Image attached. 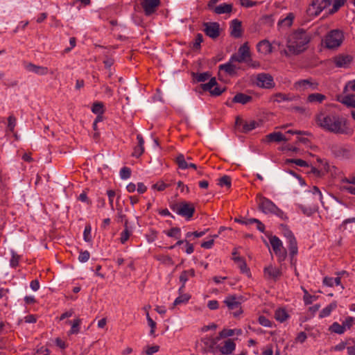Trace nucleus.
Returning <instances> with one entry per match:
<instances>
[{
	"label": "nucleus",
	"mask_w": 355,
	"mask_h": 355,
	"mask_svg": "<svg viewBox=\"0 0 355 355\" xmlns=\"http://www.w3.org/2000/svg\"><path fill=\"white\" fill-rule=\"evenodd\" d=\"M315 122L322 129L334 134L351 135L353 132L347 125V121L336 114L320 112L315 116Z\"/></svg>",
	"instance_id": "nucleus-1"
},
{
	"label": "nucleus",
	"mask_w": 355,
	"mask_h": 355,
	"mask_svg": "<svg viewBox=\"0 0 355 355\" xmlns=\"http://www.w3.org/2000/svg\"><path fill=\"white\" fill-rule=\"evenodd\" d=\"M310 40V35L305 30L299 28L288 35L287 49H284L283 52L288 57L291 55H299L307 49Z\"/></svg>",
	"instance_id": "nucleus-2"
},
{
	"label": "nucleus",
	"mask_w": 355,
	"mask_h": 355,
	"mask_svg": "<svg viewBox=\"0 0 355 355\" xmlns=\"http://www.w3.org/2000/svg\"><path fill=\"white\" fill-rule=\"evenodd\" d=\"M170 208L177 214L185 218L187 220H189L193 216L196 208L193 203L188 201H180L170 205Z\"/></svg>",
	"instance_id": "nucleus-3"
},
{
	"label": "nucleus",
	"mask_w": 355,
	"mask_h": 355,
	"mask_svg": "<svg viewBox=\"0 0 355 355\" xmlns=\"http://www.w3.org/2000/svg\"><path fill=\"white\" fill-rule=\"evenodd\" d=\"M259 208L264 214H275L282 219H286V214L279 209L270 200L261 196L260 202L259 204Z\"/></svg>",
	"instance_id": "nucleus-4"
},
{
	"label": "nucleus",
	"mask_w": 355,
	"mask_h": 355,
	"mask_svg": "<svg viewBox=\"0 0 355 355\" xmlns=\"http://www.w3.org/2000/svg\"><path fill=\"white\" fill-rule=\"evenodd\" d=\"M344 40L342 31L335 29L329 31L325 37L326 47L329 49L338 48L341 45Z\"/></svg>",
	"instance_id": "nucleus-5"
},
{
	"label": "nucleus",
	"mask_w": 355,
	"mask_h": 355,
	"mask_svg": "<svg viewBox=\"0 0 355 355\" xmlns=\"http://www.w3.org/2000/svg\"><path fill=\"white\" fill-rule=\"evenodd\" d=\"M269 241L275 254L278 257V261L279 262L284 261L287 252L281 240L277 236H271L269 237Z\"/></svg>",
	"instance_id": "nucleus-6"
},
{
	"label": "nucleus",
	"mask_w": 355,
	"mask_h": 355,
	"mask_svg": "<svg viewBox=\"0 0 355 355\" xmlns=\"http://www.w3.org/2000/svg\"><path fill=\"white\" fill-rule=\"evenodd\" d=\"M201 88L205 92H209L213 96H218L225 91V87L220 88L218 86L216 78H211L207 83L201 84Z\"/></svg>",
	"instance_id": "nucleus-7"
},
{
	"label": "nucleus",
	"mask_w": 355,
	"mask_h": 355,
	"mask_svg": "<svg viewBox=\"0 0 355 355\" xmlns=\"http://www.w3.org/2000/svg\"><path fill=\"white\" fill-rule=\"evenodd\" d=\"M332 155L339 159H349L351 157V150L345 146L335 144L330 146Z\"/></svg>",
	"instance_id": "nucleus-8"
},
{
	"label": "nucleus",
	"mask_w": 355,
	"mask_h": 355,
	"mask_svg": "<svg viewBox=\"0 0 355 355\" xmlns=\"http://www.w3.org/2000/svg\"><path fill=\"white\" fill-rule=\"evenodd\" d=\"M229 310L235 311L233 312L234 316L236 317L242 313L241 302L238 300V297L233 295L227 296L224 300Z\"/></svg>",
	"instance_id": "nucleus-9"
},
{
	"label": "nucleus",
	"mask_w": 355,
	"mask_h": 355,
	"mask_svg": "<svg viewBox=\"0 0 355 355\" xmlns=\"http://www.w3.org/2000/svg\"><path fill=\"white\" fill-rule=\"evenodd\" d=\"M284 234V236L287 238L288 241L289 243L288 248L290 250L291 262V264H293L294 261H295V260L294 259V257L298 252L297 241L291 230L286 229Z\"/></svg>",
	"instance_id": "nucleus-10"
},
{
	"label": "nucleus",
	"mask_w": 355,
	"mask_h": 355,
	"mask_svg": "<svg viewBox=\"0 0 355 355\" xmlns=\"http://www.w3.org/2000/svg\"><path fill=\"white\" fill-rule=\"evenodd\" d=\"M204 32L211 39H216L220 33V24L218 22H204Z\"/></svg>",
	"instance_id": "nucleus-11"
},
{
	"label": "nucleus",
	"mask_w": 355,
	"mask_h": 355,
	"mask_svg": "<svg viewBox=\"0 0 355 355\" xmlns=\"http://www.w3.org/2000/svg\"><path fill=\"white\" fill-rule=\"evenodd\" d=\"M257 85L260 87L271 89L275 87L273 77L268 73H259L257 77Z\"/></svg>",
	"instance_id": "nucleus-12"
},
{
	"label": "nucleus",
	"mask_w": 355,
	"mask_h": 355,
	"mask_svg": "<svg viewBox=\"0 0 355 355\" xmlns=\"http://www.w3.org/2000/svg\"><path fill=\"white\" fill-rule=\"evenodd\" d=\"M263 275L267 280L277 282L282 276V272L280 268L270 265L264 268Z\"/></svg>",
	"instance_id": "nucleus-13"
},
{
	"label": "nucleus",
	"mask_w": 355,
	"mask_h": 355,
	"mask_svg": "<svg viewBox=\"0 0 355 355\" xmlns=\"http://www.w3.org/2000/svg\"><path fill=\"white\" fill-rule=\"evenodd\" d=\"M295 87L296 89L300 91H305L308 89H310L311 90H317L318 83L315 81H313L312 78L304 79L297 81L295 83Z\"/></svg>",
	"instance_id": "nucleus-14"
},
{
	"label": "nucleus",
	"mask_w": 355,
	"mask_h": 355,
	"mask_svg": "<svg viewBox=\"0 0 355 355\" xmlns=\"http://www.w3.org/2000/svg\"><path fill=\"white\" fill-rule=\"evenodd\" d=\"M159 3L160 0H143L141 4L144 10L145 15L146 16H150L156 11Z\"/></svg>",
	"instance_id": "nucleus-15"
},
{
	"label": "nucleus",
	"mask_w": 355,
	"mask_h": 355,
	"mask_svg": "<svg viewBox=\"0 0 355 355\" xmlns=\"http://www.w3.org/2000/svg\"><path fill=\"white\" fill-rule=\"evenodd\" d=\"M230 35L234 38H240L242 36V23L240 20L234 19L230 24Z\"/></svg>",
	"instance_id": "nucleus-16"
},
{
	"label": "nucleus",
	"mask_w": 355,
	"mask_h": 355,
	"mask_svg": "<svg viewBox=\"0 0 355 355\" xmlns=\"http://www.w3.org/2000/svg\"><path fill=\"white\" fill-rule=\"evenodd\" d=\"M201 342L204 344L205 347L202 349L203 353L211 352L215 354L218 346H215V342L211 338L205 337L201 339Z\"/></svg>",
	"instance_id": "nucleus-17"
},
{
	"label": "nucleus",
	"mask_w": 355,
	"mask_h": 355,
	"mask_svg": "<svg viewBox=\"0 0 355 355\" xmlns=\"http://www.w3.org/2000/svg\"><path fill=\"white\" fill-rule=\"evenodd\" d=\"M352 61V58L349 55H338L334 58V62L337 67L346 68Z\"/></svg>",
	"instance_id": "nucleus-18"
},
{
	"label": "nucleus",
	"mask_w": 355,
	"mask_h": 355,
	"mask_svg": "<svg viewBox=\"0 0 355 355\" xmlns=\"http://www.w3.org/2000/svg\"><path fill=\"white\" fill-rule=\"evenodd\" d=\"M25 68L31 72H33L36 74L44 76L47 74L49 70L48 68L46 67H42V66H37L33 63H27L25 65Z\"/></svg>",
	"instance_id": "nucleus-19"
},
{
	"label": "nucleus",
	"mask_w": 355,
	"mask_h": 355,
	"mask_svg": "<svg viewBox=\"0 0 355 355\" xmlns=\"http://www.w3.org/2000/svg\"><path fill=\"white\" fill-rule=\"evenodd\" d=\"M236 345L232 339H227L225 341L223 346H218V350L223 354H230L235 349Z\"/></svg>",
	"instance_id": "nucleus-20"
},
{
	"label": "nucleus",
	"mask_w": 355,
	"mask_h": 355,
	"mask_svg": "<svg viewBox=\"0 0 355 355\" xmlns=\"http://www.w3.org/2000/svg\"><path fill=\"white\" fill-rule=\"evenodd\" d=\"M252 101V96L244 93H237L232 98V103L245 105Z\"/></svg>",
	"instance_id": "nucleus-21"
},
{
	"label": "nucleus",
	"mask_w": 355,
	"mask_h": 355,
	"mask_svg": "<svg viewBox=\"0 0 355 355\" xmlns=\"http://www.w3.org/2000/svg\"><path fill=\"white\" fill-rule=\"evenodd\" d=\"M176 164L181 169H186L189 167L196 169L197 166L195 164H187L186 158L183 154H179L175 159Z\"/></svg>",
	"instance_id": "nucleus-22"
},
{
	"label": "nucleus",
	"mask_w": 355,
	"mask_h": 355,
	"mask_svg": "<svg viewBox=\"0 0 355 355\" xmlns=\"http://www.w3.org/2000/svg\"><path fill=\"white\" fill-rule=\"evenodd\" d=\"M266 141L268 142H281V141H286L288 139L281 132H274L270 134H268L266 136Z\"/></svg>",
	"instance_id": "nucleus-23"
},
{
	"label": "nucleus",
	"mask_w": 355,
	"mask_h": 355,
	"mask_svg": "<svg viewBox=\"0 0 355 355\" xmlns=\"http://www.w3.org/2000/svg\"><path fill=\"white\" fill-rule=\"evenodd\" d=\"M233 5L232 3L220 4L214 8V12L217 15H221L225 13H230L232 11Z\"/></svg>",
	"instance_id": "nucleus-24"
},
{
	"label": "nucleus",
	"mask_w": 355,
	"mask_h": 355,
	"mask_svg": "<svg viewBox=\"0 0 355 355\" xmlns=\"http://www.w3.org/2000/svg\"><path fill=\"white\" fill-rule=\"evenodd\" d=\"M236 66L235 64H233L230 60L227 63L220 64L219 66L220 71H224L230 76L235 75L236 73Z\"/></svg>",
	"instance_id": "nucleus-25"
},
{
	"label": "nucleus",
	"mask_w": 355,
	"mask_h": 355,
	"mask_svg": "<svg viewBox=\"0 0 355 355\" xmlns=\"http://www.w3.org/2000/svg\"><path fill=\"white\" fill-rule=\"evenodd\" d=\"M257 49L259 52L263 53H270L272 52L271 44L268 40H262L257 44Z\"/></svg>",
	"instance_id": "nucleus-26"
},
{
	"label": "nucleus",
	"mask_w": 355,
	"mask_h": 355,
	"mask_svg": "<svg viewBox=\"0 0 355 355\" xmlns=\"http://www.w3.org/2000/svg\"><path fill=\"white\" fill-rule=\"evenodd\" d=\"M311 6L313 8L316 9L315 15H318L320 12H321L324 8L329 6L327 3L324 1V0H313Z\"/></svg>",
	"instance_id": "nucleus-27"
},
{
	"label": "nucleus",
	"mask_w": 355,
	"mask_h": 355,
	"mask_svg": "<svg viewBox=\"0 0 355 355\" xmlns=\"http://www.w3.org/2000/svg\"><path fill=\"white\" fill-rule=\"evenodd\" d=\"M233 260L238 263L239 267L243 273L249 274L250 269L248 268L245 261L243 258L240 257H233Z\"/></svg>",
	"instance_id": "nucleus-28"
},
{
	"label": "nucleus",
	"mask_w": 355,
	"mask_h": 355,
	"mask_svg": "<svg viewBox=\"0 0 355 355\" xmlns=\"http://www.w3.org/2000/svg\"><path fill=\"white\" fill-rule=\"evenodd\" d=\"M336 307V302H331L321 311L319 315L320 318H322L329 316L331 314V311L334 310Z\"/></svg>",
	"instance_id": "nucleus-29"
},
{
	"label": "nucleus",
	"mask_w": 355,
	"mask_h": 355,
	"mask_svg": "<svg viewBox=\"0 0 355 355\" xmlns=\"http://www.w3.org/2000/svg\"><path fill=\"white\" fill-rule=\"evenodd\" d=\"M288 318V314L284 309H278L275 313V318L281 322H284Z\"/></svg>",
	"instance_id": "nucleus-30"
},
{
	"label": "nucleus",
	"mask_w": 355,
	"mask_h": 355,
	"mask_svg": "<svg viewBox=\"0 0 355 355\" xmlns=\"http://www.w3.org/2000/svg\"><path fill=\"white\" fill-rule=\"evenodd\" d=\"M257 125L258 123L255 121H245V123H243V127L241 131L243 133H248L250 131L254 130Z\"/></svg>",
	"instance_id": "nucleus-31"
},
{
	"label": "nucleus",
	"mask_w": 355,
	"mask_h": 355,
	"mask_svg": "<svg viewBox=\"0 0 355 355\" xmlns=\"http://www.w3.org/2000/svg\"><path fill=\"white\" fill-rule=\"evenodd\" d=\"M329 331L338 334H343L345 331L343 324L334 322L329 328Z\"/></svg>",
	"instance_id": "nucleus-32"
},
{
	"label": "nucleus",
	"mask_w": 355,
	"mask_h": 355,
	"mask_svg": "<svg viewBox=\"0 0 355 355\" xmlns=\"http://www.w3.org/2000/svg\"><path fill=\"white\" fill-rule=\"evenodd\" d=\"M238 53H239L240 55H241L243 58H245L247 60L248 58H250V48L248 45V43H244L243 45H241L239 50Z\"/></svg>",
	"instance_id": "nucleus-33"
},
{
	"label": "nucleus",
	"mask_w": 355,
	"mask_h": 355,
	"mask_svg": "<svg viewBox=\"0 0 355 355\" xmlns=\"http://www.w3.org/2000/svg\"><path fill=\"white\" fill-rule=\"evenodd\" d=\"M340 102L349 107L354 108V107H355V96L347 95L343 98V99Z\"/></svg>",
	"instance_id": "nucleus-34"
},
{
	"label": "nucleus",
	"mask_w": 355,
	"mask_h": 355,
	"mask_svg": "<svg viewBox=\"0 0 355 355\" xmlns=\"http://www.w3.org/2000/svg\"><path fill=\"white\" fill-rule=\"evenodd\" d=\"M325 98L326 96L324 95L319 93H314L309 95L308 101L310 103H322Z\"/></svg>",
	"instance_id": "nucleus-35"
},
{
	"label": "nucleus",
	"mask_w": 355,
	"mask_h": 355,
	"mask_svg": "<svg viewBox=\"0 0 355 355\" xmlns=\"http://www.w3.org/2000/svg\"><path fill=\"white\" fill-rule=\"evenodd\" d=\"M294 15L292 13V12H290L287 16L286 17H285L284 19L279 21L278 22V26H287V27H290L292 24H293V21L294 19Z\"/></svg>",
	"instance_id": "nucleus-36"
},
{
	"label": "nucleus",
	"mask_w": 355,
	"mask_h": 355,
	"mask_svg": "<svg viewBox=\"0 0 355 355\" xmlns=\"http://www.w3.org/2000/svg\"><path fill=\"white\" fill-rule=\"evenodd\" d=\"M193 76L194 77L197 82L202 83L208 80L210 78L211 74L208 71L197 73H193Z\"/></svg>",
	"instance_id": "nucleus-37"
},
{
	"label": "nucleus",
	"mask_w": 355,
	"mask_h": 355,
	"mask_svg": "<svg viewBox=\"0 0 355 355\" xmlns=\"http://www.w3.org/2000/svg\"><path fill=\"white\" fill-rule=\"evenodd\" d=\"M168 236L179 239L180 236V228L175 227H172L168 231L164 232Z\"/></svg>",
	"instance_id": "nucleus-38"
},
{
	"label": "nucleus",
	"mask_w": 355,
	"mask_h": 355,
	"mask_svg": "<svg viewBox=\"0 0 355 355\" xmlns=\"http://www.w3.org/2000/svg\"><path fill=\"white\" fill-rule=\"evenodd\" d=\"M191 296L189 294H182L179 297H178L174 302H173V306H177L178 304H182V303H187Z\"/></svg>",
	"instance_id": "nucleus-39"
},
{
	"label": "nucleus",
	"mask_w": 355,
	"mask_h": 355,
	"mask_svg": "<svg viewBox=\"0 0 355 355\" xmlns=\"http://www.w3.org/2000/svg\"><path fill=\"white\" fill-rule=\"evenodd\" d=\"M92 111L95 114H103L104 112L103 104L101 102H96L93 104Z\"/></svg>",
	"instance_id": "nucleus-40"
},
{
	"label": "nucleus",
	"mask_w": 355,
	"mask_h": 355,
	"mask_svg": "<svg viewBox=\"0 0 355 355\" xmlns=\"http://www.w3.org/2000/svg\"><path fill=\"white\" fill-rule=\"evenodd\" d=\"M355 324V318L351 316H348L345 318V320L343 322V326L346 329H349L353 324Z\"/></svg>",
	"instance_id": "nucleus-41"
},
{
	"label": "nucleus",
	"mask_w": 355,
	"mask_h": 355,
	"mask_svg": "<svg viewBox=\"0 0 355 355\" xmlns=\"http://www.w3.org/2000/svg\"><path fill=\"white\" fill-rule=\"evenodd\" d=\"M218 184L220 187L226 186L228 188L231 187V178L228 175H223L218 180Z\"/></svg>",
	"instance_id": "nucleus-42"
},
{
	"label": "nucleus",
	"mask_w": 355,
	"mask_h": 355,
	"mask_svg": "<svg viewBox=\"0 0 355 355\" xmlns=\"http://www.w3.org/2000/svg\"><path fill=\"white\" fill-rule=\"evenodd\" d=\"M302 290L304 291V302L305 304H312L313 301L316 299V297L315 295H311L309 294L308 291L302 287Z\"/></svg>",
	"instance_id": "nucleus-43"
},
{
	"label": "nucleus",
	"mask_w": 355,
	"mask_h": 355,
	"mask_svg": "<svg viewBox=\"0 0 355 355\" xmlns=\"http://www.w3.org/2000/svg\"><path fill=\"white\" fill-rule=\"evenodd\" d=\"M286 163H294L299 166H308V164L306 161L301 159H287Z\"/></svg>",
	"instance_id": "nucleus-44"
},
{
	"label": "nucleus",
	"mask_w": 355,
	"mask_h": 355,
	"mask_svg": "<svg viewBox=\"0 0 355 355\" xmlns=\"http://www.w3.org/2000/svg\"><path fill=\"white\" fill-rule=\"evenodd\" d=\"M91 230L90 225H87L85 227L83 238L86 242H90L92 241Z\"/></svg>",
	"instance_id": "nucleus-45"
},
{
	"label": "nucleus",
	"mask_w": 355,
	"mask_h": 355,
	"mask_svg": "<svg viewBox=\"0 0 355 355\" xmlns=\"http://www.w3.org/2000/svg\"><path fill=\"white\" fill-rule=\"evenodd\" d=\"M80 322L81 320L80 319H76L73 320L70 330V334H78L79 332V326L80 324Z\"/></svg>",
	"instance_id": "nucleus-46"
},
{
	"label": "nucleus",
	"mask_w": 355,
	"mask_h": 355,
	"mask_svg": "<svg viewBox=\"0 0 355 355\" xmlns=\"http://www.w3.org/2000/svg\"><path fill=\"white\" fill-rule=\"evenodd\" d=\"M20 259V256L14 251L12 252V258L10 259V266L15 268L18 266Z\"/></svg>",
	"instance_id": "nucleus-47"
},
{
	"label": "nucleus",
	"mask_w": 355,
	"mask_h": 355,
	"mask_svg": "<svg viewBox=\"0 0 355 355\" xmlns=\"http://www.w3.org/2000/svg\"><path fill=\"white\" fill-rule=\"evenodd\" d=\"M203 42V35L201 33H198L195 42L193 44V49H199L200 47V44Z\"/></svg>",
	"instance_id": "nucleus-48"
},
{
	"label": "nucleus",
	"mask_w": 355,
	"mask_h": 355,
	"mask_svg": "<svg viewBox=\"0 0 355 355\" xmlns=\"http://www.w3.org/2000/svg\"><path fill=\"white\" fill-rule=\"evenodd\" d=\"M169 184H165L163 181H159L156 184H154L152 186L153 189L157 190L159 191H164L166 188L168 187Z\"/></svg>",
	"instance_id": "nucleus-49"
},
{
	"label": "nucleus",
	"mask_w": 355,
	"mask_h": 355,
	"mask_svg": "<svg viewBox=\"0 0 355 355\" xmlns=\"http://www.w3.org/2000/svg\"><path fill=\"white\" fill-rule=\"evenodd\" d=\"M311 192L313 195L316 196L317 200L320 201L322 204V205H324V202L322 200V195L319 188L316 186H314L311 190Z\"/></svg>",
	"instance_id": "nucleus-50"
},
{
	"label": "nucleus",
	"mask_w": 355,
	"mask_h": 355,
	"mask_svg": "<svg viewBox=\"0 0 355 355\" xmlns=\"http://www.w3.org/2000/svg\"><path fill=\"white\" fill-rule=\"evenodd\" d=\"M346 0H334L333 8L331 10V13L337 12L339 8L345 4Z\"/></svg>",
	"instance_id": "nucleus-51"
},
{
	"label": "nucleus",
	"mask_w": 355,
	"mask_h": 355,
	"mask_svg": "<svg viewBox=\"0 0 355 355\" xmlns=\"http://www.w3.org/2000/svg\"><path fill=\"white\" fill-rule=\"evenodd\" d=\"M131 175V170L128 167H123L120 171V176L122 179H128Z\"/></svg>",
	"instance_id": "nucleus-52"
},
{
	"label": "nucleus",
	"mask_w": 355,
	"mask_h": 355,
	"mask_svg": "<svg viewBox=\"0 0 355 355\" xmlns=\"http://www.w3.org/2000/svg\"><path fill=\"white\" fill-rule=\"evenodd\" d=\"M16 125V118L11 115L8 118V128L10 132H13Z\"/></svg>",
	"instance_id": "nucleus-53"
},
{
	"label": "nucleus",
	"mask_w": 355,
	"mask_h": 355,
	"mask_svg": "<svg viewBox=\"0 0 355 355\" xmlns=\"http://www.w3.org/2000/svg\"><path fill=\"white\" fill-rule=\"evenodd\" d=\"M258 320H259V322L260 323V324H261L263 327H270L272 326V322L270 321L268 318H266L263 315L259 316Z\"/></svg>",
	"instance_id": "nucleus-54"
},
{
	"label": "nucleus",
	"mask_w": 355,
	"mask_h": 355,
	"mask_svg": "<svg viewBox=\"0 0 355 355\" xmlns=\"http://www.w3.org/2000/svg\"><path fill=\"white\" fill-rule=\"evenodd\" d=\"M130 231L129 230H124L121 234L120 241L121 243H125L130 236Z\"/></svg>",
	"instance_id": "nucleus-55"
},
{
	"label": "nucleus",
	"mask_w": 355,
	"mask_h": 355,
	"mask_svg": "<svg viewBox=\"0 0 355 355\" xmlns=\"http://www.w3.org/2000/svg\"><path fill=\"white\" fill-rule=\"evenodd\" d=\"M90 254L87 250L81 251L80 252L78 260L80 262H86L89 259Z\"/></svg>",
	"instance_id": "nucleus-56"
},
{
	"label": "nucleus",
	"mask_w": 355,
	"mask_h": 355,
	"mask_svg": "<svg viewBox=\"0 0 355 355\" xmlns=\"http://www.w3.org/2000/svg\"><path fill=\"white\" fill-rule=\"evenodd\" d=\"M144 152V147L137 146L134 148V150L132 153V156L135 157H140Z\"/></svg>",
	"instance_id": "nucleus-57"
},
{
	"label": "nucleus",
	"mask_w": 355,
	"mask_h": 355,
	"mask_svg": "<svg viewBox=\"0 0 355 355\" xmlns=\"http://www.w3.org/2000/svg\"><path fill=\"white\" fill-rule=\"evenodd\" d=\"M351 345H347V350L349 355H355V340L350 338Z\"/></svg>",
	"instance_id": "nucleus-58"
},
{
	"label": "nucleus",
	"mask_w": 355,
	"mask_h": 355,
	"mask_svg": "<svg viewBox=\"0 0 355 355\" xmlns=\"http://www.w3.org/2000/svg\"><path fill=\"white\" fill-rule=\"evenodd\" d=\"M351 345V343H350V340L349 339L346 342H341V343H338V345H336L334 347V349L336 351H342L346 347H347V345Z\"/></svg>",
	"instance_id": "nucleus-59"
},
{
	"label": "nucleus",
	"mask_w": 355,
	"mask_h": 355,
	"mask_svg": "<svg viewBox=\"0 0 355 355\" xmlns=\"http://www.w3.org/2000/svg\"><path fill=\"white\" fill-rule=\"evenodd\" d=\"M230 60L233 62H243L247 61L245 58H243L241 55H239V53H234L233 54Z\"/></svg>",
	"instance_id": "nucleus-60"
},
{
	"label": "nucleus",
	"mask_w": 355,
	"mask_h": 355,
	"mask_svg": "<svg viewBox=\"0 0 355 355\" xmlns=\"http://www.w3.org/2000/svg\"><path fill=\"white\" fill-rule=\"evenodd\" d=\"M240 1H241V6L243 7H245V8H251L257 4V1H253L251 0H240Z\"/></svg>",
	"instance_id": "nucleus-61"
},
{
	"label": "nucleus",
	"mask_w": 355,
	"mask_h": 355,
	"mask_svg": "<svg viewBox=\"0 0 355 355\" xmlns=\"http://www.w3.org/2000/svg\"><path fill=\"white\" fill-rule=\"evenodd\" d=\"M148 323L150 327V334L151 336H155V331L156 329V322L152 318H148Z\"/></svg>",
	"instance_id": "nucleus-62"
},
{
	"label": "nucleus",
	"mask_w": 355,
	"mask_h": 355,
	"mask_svg": "<svg viewBox=\"0 0 355 355\" xmlns=\"http://www.w3.org/2000/svg\"><path fill=\"white\" fill-rule=\"evenodd\" d=\"M307 338V336L305 332L301 331L297 334V336L295 338L296 342H299L300 343H303Z\"/></svg>",
	"instance_id": "nucleus-63"
},
{
	"label": "nucleus",
	"mask_w": 355,
	"mask_h": 355,
	"mask_svg": "<svg viewBox=\"0 0 355 355\" xmlns=\"http://www.w3.org/2000/svg\"><path fill=\"white\" fill-rule=\"evenodd\" d=\"M159 349V347L158 345L148 347L146 353L148 355H153L154 353L157 352Z\"/></svg>",
	"instance_id": "nucleus-64"
}]
</instances>
